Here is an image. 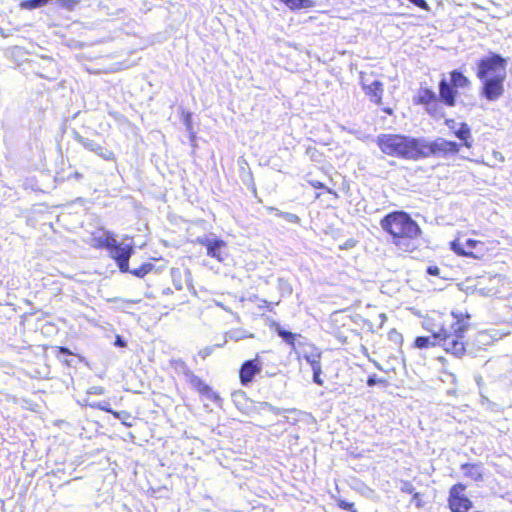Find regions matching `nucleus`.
<instances>
[{
    "instance_id": "obj_8",
    "label": "nucleus",
    "mask_w": 512,
    "mask_h": 512,
    "mask_svg": "<svg viewBox=\"0 0 512 512\" xmlns=\"http://www.w3.org/2000/svg\"><path fill=\"white\" fill-rule=\"evenodd\" d=\"M330 325L331 332L342 343H346L349 337L357 334L355 328L356 322L352 315L343 312H335L331 317Z\"/></svg>"
},
{
    "instance_id": "obj_30",
    "label": "nucleus",
    "mask_w": 512,
    "mask_h": 512,
    "mask_svg": "<svg viewBox=\"0 0 512 512\" xmlns=\"http://www.w3.org/2000/svg\"><path fill=\"white\" fill-rule=\"evenodd\" d=\"M90 407L94 408V409H98V410H102V411L108 412L110 414H112V412H114V410L111 409L110 404L108 402L93 403V404H90Z\"/></svg>"
},
{
    "instance_id": "obj_33",
    "label": "nucleus",
    "mask_w": 512,
    "mask_h": 512,
    "mask_svg": "<svg viewBox=\"0 0 512 512\" xmlns=\"http://www.w3.org/2000/svg\"><path fill=\"white\" fill-rule=\"evenodd\" d=\"M61 6L67 8L68 10H72L76 4H78V0H59Z\"/></svg>"
},
{
    "instance_id": "obj_9",
    "label": "nucleus",
    "mask_w": 512,
    "mask_h": 512,
    "mask_svg": "<svg viewBox=\"0 0 512 512\" xmlns=\"http://www.w3.org/2000/svg\"><path fill=\"white\" fill-rule=\"evenodd\" d=\"M467 485L458 482L453 484L448 492L447 505L451 512H468L473 502L466 494Z\"/></svg>"
},
{
    "instance_id": "obj_16",
    "label": "nucleus",
    "mask_w": 512,
    "mask_h": 512,
    "mask_svg": "<svg viewBox=\"0 0 512 512\" xmlns=\"http://www.w3.org/2000/svg\"><path fill=\"white\" fill-rule=\"evenodd\" d=\"M186 375L188 376V381L190 385L197 391L199 394L204 395L210 399H217L218 395L213 392L212 388L206 384L200 377L193 374L191 371H187Z\"/></svg>"
},
{
    "instance_id": "obj_23",
    "label": "nucleus",
    "mask_w": 512,
    "mask_h": 512,
    "mask_svg": "<svg viewBox=\"0 0 512 512\" xmlns=\"http://www.w3.org/2000/svg\"><path fill=\"white\" fill-rule=\"evenodd\" d=\"M153 270H154V265L150 262H147V263H143L138 268H135L132 270L129 269L128 273H131L133 276H135L137 278H144L146 275L151 273Z\"/></svg>"
},
{
    "instance_id": "obj_43",
    "label": "nucleus",
    "mask_w": 512,
    "mask_h": 512,
    "mask_svg": "<svg viewBox=\"0 0 512 512\" xmlns=\"http://www.w3.org/2000/svg\"><path fill=\"white\" fill-rule=\"evenodd\" d=\"M308 346L312 347V349H315V346H313L311 343H308Z\"/></svg>"
},
{
    "instance_id": "obj_42",
    "label": "nucleus",
    "mask_w": 512,
    "mask_h": 512,
    "mask_svg": "<svg viewBox=\"0 0 512 512\" xmlns=\"http://www.w3.org/2000/svg\"><path fill=\"white\" fill-rule=\"evenodd\" d=\"M308 346L312 347V349H315V346H313L311 343H308Z\"/></svg>"
},
{
    "instance_id": "obj_34",
    "label": "nucleus",
    "mask_w": 512,
    "mask_h": 512,
    "mask_svg": "<svg viewBox=\"0 0 512 512\" xmlns=\"http://www.w3.org/2000/svg\"><path fill=\"white\" fill-rule=\"evenodd\" d=\"M378 383L385 384V381L382 379H377L375 375H371L367 379V385L372 387Z\"/></svg>"
},
{
    "instance_id": "obj_14",
    "label": "nucleus",
    "mask_w": 512,
    "mask_h": 512,
    "mask_svg": "<svg viewBox=\"0 0 512 512\" xmlns=\"http://www.w3.org/2000/svg\"><path fill=\"white\" fill-rule=\"evenodd\" d=\"M197 242L207 249V255L211 258H215L219 262L224 261L225 255L223 253L226 248V242L222 239L214 240H202L198 239Z\"/></svg>"
},
{
    "instance_id": "obj_12",
    "label": "nucleus",
    "mask_w": 512,
    "mask_h": 512,
    "mask_svg": "<svg viewBox=\"0 0 512 512\" xmlns=\"http://www.w3.org/2000/svg\"><path fill=\"white\" fill-rule=\"evenodd\" d=\"M262 370V365L258 355L254 359L247 360L242 363L239 369V380L244 386L248 385L254 380V377Z\"/></svg>"
},
{
    "instance_id": "obj_24",
    "label": "nucleus",
    "mask_w": 512,
    "mask_h": 512,
    "mask_svg": "<svg viewBox=\"0 0 512 512\" xmlns=\"http://www.w3.org/2000/svg\"><path fill=\"white\" fill-rule=\"evenodd\" d=\"M112 415L121 420V423L125 427H132L133 426V417L130 412L128 411H115L112 412Z\"/></svg>"
},
{
    "instance_id": "obj_11",
    "label": "nucleus",
    "mask_w": 512,
    "mask_h": 512,
    "mask_svg": "<svg viewBox=\"0 0 512 512\" xmlns=\"http://www.w3.org/2000/svg\"><path fill=\"white\" fill-rule=\"evenodd\" d=\"M450 132L460 140L461 144L470 149L473 145L471 128L466 122H461L458 127L453 118H446L444 121Z\"/></svg>"
},
{
    "instance_id": "obj_37",
    "label": "nucleus",
    "mask_w": 512,
    "mask_h": 512,
    "mask_svg": "<svg viewBox=\"0 0 512 512\" xmlns=\"http://www.w3.org/2000/svg\"><path fill=\"white\" fill-rule=\"evenodd\" d=\"M70 177L76 180H81L83 178V174L76 171Z\"/></svg>"
},
{
    "instance_id": "obj_4",
    "label": "nucleus",
    "mask_w": 512,
    "mask_h": 512,
    "mask_svg": "<svg viewBox=\"0 0 512 512\" xmlns=\"http://www.w3.org/2000/svg\"><path fill=\"white\" fill-rule=\"evenodd\" d=\"M507 60L497 53L480 58L476 76L481 81L480 94L490 102L499 100L505 93Z\"/></svg>"
},
{
    "instance_id": "obj_41",
    "label": "nucleus",
    "mask_w": 512,
    "mask_h": 512,
    "mask_svg": "<svg viewBox=\"0 0 512 512\" xmlns=\"http://www.w3.org/2000/svg\"><path fill=\"white\" fill-rule=\"evenodd\" d=\"M308 346L312 347V349H315V346H313L311 343H308Z\"/></svg>"
},
{
    "instance_id": "obj_2",
    "label": "nucleus",
    "mask_w": 512,
    "mask_h": 512,
    "mask_svg": "<svg viewBox=\"0 0 512 512\" xmlns=\"http://www.w3.org/2000/svg\"><path fill=\"white\" fill-rule=\"evenodd\" d=\"M380 226L387 241L400 253L411 254L418 250L423 230L408 212L391 211L380 219Z\"/></svg>"
},
{
    "instance_id": "obj_26",
    "label": "nucleus",
    "mask_w": 512,
    "mask_h": 512,
    "mask_svg": "<svg viewBox=\"0 0 512 512\" xmlns=\"http://www.w3.org/2000/svg\"><path fill=\"white\" fill-rule=\"evenodd\" d=\"M50 0H25L20 3V7L27 10H32L46 5Z\"/></svg>"
},
{
    "instance_id": "obj_18",
    "label": "nucleus",
    "mask_w": 512,
    "mask_h": 512,
    "mask_svg": "<svg viewBox=\"0 0 512 512\" xmlns=\"http://www.w3.org/2000/svg\"><path fill=\"white\" fill-rule=\"evenodd\" d=\"M269 327L277 333L292 350L296 351V340L300 337L299 334L283 329L281 325L274 320L270 321Z\"/></svg>"
},
{
    "instance_id": "obj_3",
    "label": "nucleus",
    "mask_w": 512,
    "mask_h": 512,
    "mask_svg": "<svg viewBox=\"0 0 512 512\" xmlns=\"http://www.w3.org/2000/svg\"><path fill=\"white\" fill-rule=\"evenodd\" d=\"M450 81L442 79L439 82V95L430 88H420L414 97V104L421 105L425 111L434 119L445 117L442 105L454 107L458 96V89H465L471 86L470 79L459 70H452Z\"/></svg>"
},
{
    "instance_id": "obj_6",
    "label": "nucleus",
    "mask_w": 512,
    "mask_h": 512,
    "mask_svg": "<svg viewBox=\"0 0 512 512\" xmlns=\"http://www.w3.org/2000/svg\"><path fill=\"white\" fill-rule=\"evenodd\" d=\"M463 146L455 141L444 138H437L433 141H426L419 138V160L429 158L431 156L447 157L449 155H457Z\"/></svg>"
},
{
    "instance_id": "obj_21",
    "label": "nucleus",
    "mask_w": 512,
    "mask_h": 512,
    "mask_svg": "<svg viewBox=\"0 0 512 512\" xmlns=\"http://www.w3.org/2000/svg\"><path fill=\"white\" fill-rule=\"evenodd\" d=\"M461 469L464 471L466 477L479 481L482 479V474L476 464L464 463L461 465Z\"/></svg>"
},
{
    "instance_id": "obj_35",
    "label": "nucleus",
    "mask_w": 512,
    "mask_h": 512,
    "mask_svg": "<svg viewBox=\"0 0 512 512\" xmlns=\"http://www.w3.org/2000/svg\"><path fill=\"white\" fill-rule=\"evenodd\" d=\"M55 353H56V355H59V354L73 355L72 351H70L68 348L63 347V346H56Z\"/></svg>"
},
{
    "instance_id": "obj_7",
    "label": "nucleus",
    "mask_w": 512,
    "mask_h": 512,
    "mask_svg": "<svg viewBox=\"0 0 512 512\" xmlns=\"http://www.w3.org/2000/svg\"><path fill=\"white\" fill-rule=\"evenodd\" d=\"M451 250L458 256L469 257L479 260L485 254V245L483 242L475 239L463 240V235L458 234L450 242Z\"/></svg>"
},
{
    "instance_id": "obj_29",
    "label": "nucleus",
    "mask_w": 512,
    "mask_h": 512,
    "mask_svg": "<svg viewBox=\"0 0 512 512\" xmlns=\"http://www.w3.org/2000/svg\"><path fill=\"white\" fill-rule=\"evenodd\" d=\"M337 506H338L340 509H342V510H347V511H349V512H358V511L356 510V508H355L354 503H352V502H347V501L342 500V499H340V500H338V501H337Z\"/></svg>"
},
{
    "instance_id": "obj_25",
    "label": "nucleus",
    "mask_w": 512,
    "mask_h": 512,
    "mask_svg": "<svg viewBox=\"0 0 512 512\" xmlns=\"http://www.w3.org/2000/svg\"><path fill=\"white\" fill-rule=\"evenodd\" d=\"M267 210L276 212L277 216L287 220L288 222H291V223H294V224H299L300 223V218L296 214H292V213H289V212H282V211H279L278 209H276L274 207H268Z\"/></svg>"
},
{
    "instance_id": "obj_32",
    "label": "nucleus",
    "mask_w": 512,
    "mask_h": 512,
    "mask_svg": "<svg viewBox=\"0 0 512 512\" xmlns=\"http://www.w3.org/2000/svg\"><path fill=\"white\" fill-rule=\"evenodd\" d=\"M408 1L420 9H423L425 11L429 10V5L425 0H408Z\"/></svg>"
},
{
    "instance_id": "obj_22",
    "label": "nucleus",
    "mask_w": 512,
    "mask_h": 512,
    "mask_svg": "<svg viewBox=\"0 0 512 512\" xmlns=\"http://www.w3.org/2000/svg\"><path fill=\"white\" fill-rule=\"evenodd\" d=\"M250 301L256 305V307L262 314L273 311L274 304L272 302H269L265 299H261L257 296L251 297Z\"/></svg>"
},
{
    "instance_id": "obj_31",
    "label": "nucleus",
    "mask_w": 512,
    "mask_h": 512,
    "mask_svg": "<svg viewBox=\"0 0 512 512\" xmlns=\"http://www.w3.org/2000/svg\"><path fill=\"white\" fill-rule=\"evenodd\" d=\"M401 492L409 494L412 497L417 491L411 482L404 481L401 487Z\"/></svg>"
},
{
    "instance_id": "obj_1",
    "label": "nucleus",
    "mask_w": 512,
    "mask_h": 512,
    "mask_svg": "<svg viewBox=\"0 0 512 512\" xmlns=\"http://www.w3.org/2000/svg\"><path fill=\"white\" fill-rule=\"evenodd\" d=\"M453 320L446 313L440 311H430L422 320V327L431 333V336H418L415 338L413 347L417 349H426L440 346L443 350L460 358L467 351V341L465 332L470 325V314L467 312L453 311L451 313Z\"/></svg>"
},
{
    "instance_id": "obj_27",
    "label": "nucleus",
    "mask_w": 512,
    "mask_h": 512,
    "mask_svg": "<svg viewBox=\"0 0 512 512\" xmlns=\"http://www.w3.org/2000/svg\"><path fill=\"white\" fill-rule=\"evenodd\" d=\"M411 502L415 505L416 508L421 509L424 508L427 504V502L424 499V494L421 492H416L411 497Z\"/></svg>"
},
{
    "instance_id": "obj_20",
    "label": "nucleus",
    "mask_w": 512,
    "mask_h": 512,
    "mask_svg": "<svg viewBox=\"0 0 512 512\" xmlns=\"http://www.w3.org/2000/svg\"><path fill=\"white\" fill-rule=\"evenodd\" d=\"M286 6H288L291 10H301L312 8L315 6V3L312 0H280Z\"/></svg>"
},
{
    "instance_id": "obj_40",
    "label": "nucleus",
    "mask_w": 512,
    "mask_h": 512,
    "mask_svg": "<svg viewBox=\"0 0 512 512\" xmlns=\"http://www.w3.org/2000/svg\"><path fill=\"white\" fill-rule=\"evenodd\" d=\"M382 111L384 113L388 114V115H392L393 114V110L390 107H385V108L382 109Z\"/></svg>"
},
{
    "instance_id": "obj_39",
    "label": "nucleus",
    "mask_w": 512,
    "mask_h": 512,
    "mask_svg": "<svg viewBox=\"0 0 512 512\" xmlns=\"http://www.w3.org/2000/svg\"><path fill=\"white\" fill-rule=\"evenodd\" d=\"M115 343H116V345H118L120 347H124L125 346V342L121 339L120 336H117Z\"/></svg>"
},
{
    "instance_id": "obj_13",
    "label": "nucleus",
    "mask_w": 512,
    "mask_h": 512,
    "mask_svg": "<svg viewBox=\"0 0 512 512\" xmlns=\"http://www.w3.org/2000/svg\"><path fill=\"white\" fill-rule=\"evenodd\" d=\"M115 235L107 230H102V233H92L90 238V246L96 250L107 249L115 247Z\"/></svg>"
},
{
    "instance_id": "obj_5",
    "label": "nucleus",
    "mask_w": 512,
    "mask_h": 512,
    "mask_svg": "<svg viewBox=\"0 0 512 512\" xmlns=\"http://www.w3.org/2000/svg\"><path fill=\"white\" fill-rule=\"evenodd\" d=\"M375 143L379 151L386 157L418 161L419 138L402 133H381Z\"/></svg>"
},
{
    "instance_id": "obj_38",
    "label": "nucleus",
    "mask_w": 512,
    "mask_h": 512,
    "mask_svg": "<svg viewBox=\"0 0 512 512\" xmlns=\"http://www.w3.org/2000/svg\"><path fill=\"white\" fill-rule=\"evenodd\" d=\"M184 119H185V122L187 124L188 127L191 126V114L190 113H186L185 116H184Z\"/></svg>"
},
{
    "instance_id": "obj_28",
    "label": "nucleus",
    "mask_w": 512,
    "mask_h": 512,
    "mask_svg": "<svg viewBox=\"0 0 512 512\" xmlns=\"http://www.w3.org/2000/svg\"><path fill=\"white\" fill-rule=\"evenodd\" d=\"M309 184L311 187H313L315 189H323L325 192L337 197V193L335 191H333L331 188H328L327 186H325L324 183H322L320 181L311 180V181H309Z\"/></svg>"
},
{
    "instance_id": "obj_10",
    "label": "nucleus",
    "mask_w": 512,
    "mask_h": 512,
    "mask_svg": "<svg viewBox=\"0 0 512 512\" xmlns=\"http://www.w3.org/2000/svg\"><path fill=\"white\" fill-rule=\"evenodd\" d=\"M134 253L132 245H122L115 239V247H111L109 250L110 257L116 262V265L120 272H129V260Z\"/></svg>"
},
{
    "instance_id": "obj_19",
    "label": "nucleus",
    "mask_w": 512,
    "mask_h": 512,
    "mask_svg": "<svg viewBox=\"0 0 512 512\" xmlns=\"http://www.w3.org/2000/svg\"><path fill=\"white\" fill-rule=\"evenodd\" d=\"M303 358L311 365L313 370V380L319 385L323 384L322 379L320 378L321 374V365H320V358L321 355L319 352L311 353V354H304Z\"/></svg>"
},
{
    "instance_id": "obj_17",
    "label": "nucleus",
    "mask_w": 512,
    "mask_h": 512,
    "mask_svg": "<svg viewBox=\"0 0 512 512\" xmlns=\"http://www.w3.org/2000/svg\"><path fill=\"white\" fill-rule=\"evenodd\" d=\"M79 142L85 149L91 152H95L102 159L106 161L115 160V154L113 153V151L104 148L103 146L95 143L94 141L85 138H80Z\"/></svg>"
},
{
    "instance_id": "obj_15",
    "label": "nucleus",
    "mask_w": 512,
    "mask_h": 512,
    "mask_svg": "<svg viewBox=\"0 0 512 512\" xmlns=\"http://www.w3.org/2000/svg\"><path fill=\"white\" fill-rule=\"evenodd\" d=\"M361 87L371 102H373L376 105H382L384 94L382 82L378 80H375L370 84L362 82Z\"/></svg>"
},
{
    "instance_id": "obj_36",
    "label": "nucleus",
    "mask_w": 512,
    "mask_h": 512,
    "mask_svg": "<svg viewBox=\"0 0 512 512\" xmlns=\"http://www.w3.org/2000/svg\"><path fill=\"white\" fill-rule=\"evenodd\" d=\"M427 273L430 274V275H433V276H439L440 274V269L438 266H429L427 268Z\"/></svg>"
}]
</instances>
